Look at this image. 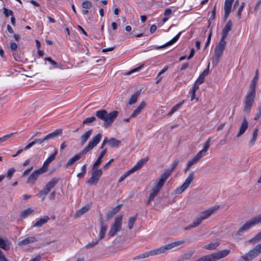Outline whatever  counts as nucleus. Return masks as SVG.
Listing matches in <instances>:
<instances>
[{
  "instance_id": "obj_1",
  "label": "nucleus",
  "mask_w": 261,
  "mask_h": 261,
  "mask_svg": "<svg viewBox=\"0 0 261 261\" xmlns=\"http://www.w3.org/2000/svg\"><path fill=\"white\" fill-rule=\"evenodd\" d=\"M258 79V77H257V76H254L250 86V90L245 96L244 100L245 106L243 110L245 113H249L250 112L254 102L255 97L256 86Z\"/></svg>"
},
{
  "instance_id": "obj_2",
  "label": "nucleus",
  "mask_w": 261,
  "mask_h": 261,
  "mask_svg": "<svg viewBox=\"0 0 261 261\" xmlns=\"http://www.w3.org/2000/svg\"><path fill=\"white\" fill-rule=\"evenodd\" d=\"M117 111H112L109 113L106 110H101L95 112V116L99 119L104 121L103 126L108 128L110 126L118 115Z\"/></svg>"
},
{
  "instance_id": "obj_3",
  "label": "nucleus",
  "mask_w": 261,
  "mask_h": 261,
  "mask_svg": "<svg viewBox=\"0 0 261 261\" xmlns=\"http://www.w3.org/2000/svg\"><path fill=\"white\" fill-rule=\"evenodd\" d=\"M185 243V241L184 240H179L177 241L168 244H166L164 246H162L159 248H156L153 250H151L150 251V254L151 256L153 255H158L166 253L168 251L176 247L179 245H183Z\"/></svg>"
},
{
  "instance_id": "obj_4",
  "label": "nucleus",
  "mask_w": 261,
  "mask_h": 261,
  "mask_svg": "<svg viewBox=\"0 0 261 261\" xmlns=\"http://www.w3.org/2000/svg\"><path fill=\"white\" fill-rule=\"evenodd\" d=\"M225 40V39L221 38L218 44L216 45L215 48L214 57L212 61V63L214 65L216 66L218 64L222 56L226 45V42Z\"/></svg>"
},
{
  "instance_id": "obj_5",
  "label": "nucleus",
  "mask_w": 261,
  "mask_h": 261,
  "mask_svg": "<svg viewBox=\"0 0 261 261\" xmlns=\"http://www.w3.org/2000/svg\"><path fill=\"white\" fill-rule=\"evenodd\" d=\"M261 223V215L253 217L247 221L238 230L236 235L241 236L244 232L249 230L251 227Z\"/></svg>"
},
{
  "instance_id": "obj_6",
  "label": "nucleus",
  "mask_w": 261,
  "mask_h": 261,
  "mask_svg": "<svg viewBox=\"0 0 261 261\" xmlns=\"http://www.w3.org/2000/svg\"><path fill=\"white\" fill-rule=\"evenodd\" d=\"M261 253V243L256 245L252 249L246 253L238 261H251Z\"/></svg>"
},
{
  "instance_id": "obj_7",
  "label": "nucleus",
  "mask_w": 261,
  "mask_h": 261,
  "mask_svg": "<svg viewBox=\"0 0 261 261\" xmlns=\"http://www.w3.org/2000/svg\"><path fill=\"white\" fill-rule=\"evenodd\" d=\"M122 218V215H119L116 217L115 219L114 223L111 226L109 231L108 236L109 238L114 236L116 234L117 232L121 230Z\"/></svg>"
},
{
  "instance_id": "obj_8",
  "label": "nucleus",
  "mask_w": 261,
  "mask_h": 261,
  "mask_svg": "<svg viewBox=\"0 0 261 261\" xmlns=\"http://www.w3.org/2000/svg\"><path fill=\"white\" fill-rule=\"evenodd\" d=\"M230 252V250L224 249L210 255H207L206 256L208 261H216L226 257Z\"/></svg>"
},
{
  "instance_id": "obj_9",
  "label": "nucleus",
  "mask_w": 261,
  "mask_h": 261,
  "mask_svg": "<svg viewBox=\"0 0 261 261\" xmlns=\"http://www.w3.org/2000/svg\"><path fill=\"white\" fill-rule=\"evenodd\" d=\"M194 172H191L188 177L186 178L184 183L179 187L177 188L174 190V193L175 194H180L185 191L189 186L190 184L194 179Z\"/></svg>"
},
{
  "instance_id": "obj_10",
  "label": "nucleus",
  "mask_w": 261,
  "mask_h": 261,
  "mask_svg": "<svg viewBox=\"0 0 261 261\" xmlns=\"http://www.w3.org/2000/svg\"><path fill=\"white\" fill-rule=\"evenodd\" d=\"M101 137L102 135L100 133L93 137L83 150L87 154L88 151L95 147L100 142Z\"/></svg>"
},
{
  "instance_id": "obj_11",
  "label": "nucleus",
  "mask_w": 261,
  "mask_h": 261,
  "mask_svg": "<svg viewBox=\"0 0 261 261\" xmlns=\"http://www.w3.org/2000/svg\"><path fill=\"white\" fill-rule=\"evenodd\" d=\"M59 181V178H53L45 185L44 188L40 191V194L43 196V198L50 192L51 189L56 186Z\"/></svg>"
},
{
  "instance_id": "obj_12",
  "label": "nucleus",
  "mask_w": 261,
  "mask_h": 261,
  "mask_svg": "<svg viewBox=\"0 0 261 261\" xmlns=\"http://www.w3.org/2000/svg\"><path fill=\"white\" fill-rule=\"evenodd\" d=\"M45 172L43 169H38L33 171L28 177L27 183L34 184L40 175Z\"/></svg>"
},
{
  "instance_id": "obj_13",
  "label": "nucleus",
  "mask_w": 261,
  "mask_h": 261,
  "mask_svg": "<svg viewBox=\"0 0 261 261\" xmlns=\"http://www.w3.org/2000/svg\"><path fill=\"white\" fill-rule=\"evenodd\" d=\"M219 207L218 206H215L211 207L208 210L203 211L201 213L199 216L202 220L207 219L212 214H213L216 211L218 210Z\"/></svg>"
},
{
  "instance_id": "obj_14",
  "label": "nucleus",
  "mask_w": 261,
  "mask_h": 261,
  "mask_svg": "<svg viewBox=\"0 0 261 261\" xmlns=\"http://www.w3.org/2000/svg\"><path fill=\"white\" fill-rule=\"evenodd\" d=\"M86 153L83 150H81L77 154L74 155L72 158L70 159L66 164V167H69L72 165L75 162L79 160L83 155H85Z\"/></svg>"
},
{
  "instance_id": "obj_15",
  "label": "nucleus",
  "mask_w": 261,
  "mask_h": 261,
  "mask_svg": "<svg viewBox=\"0 0 261 261\" xmlns=\"http://www.w3.org/2000/svg\"><path fill=\"white\" fill-rule=\"evenodd\" d=\"M162 188L158 187V186L155 185L152 189L151 192L150 193L148 199L146 202V205H149L150 203L153 201L154 197L158 195V194L160 192L161 189Z\"/></svg>"
},
{
  "instance_id": "obj_16",
  "label": "nucleus",
  "mask_w": 261,
  "mask_h": 261,
  "mask_svg": "<svg viewBox=\"0 0 261 261\" xmlns=\"http://www.w3.org/2000/svg\"><path fill=\"white\" fill-rule=\"evenodd\" d=\"M62 134V129H57L53 132L48 134L46 136L44 137L45 142H46L48 140L51 139H54L57 138L58 136L61 135Z\"/></svg>"
},
{
  "instance_id": "obj_17",
  "label": "nucleus",
  "mask_w": 261,
  "mask_h": 261,
  "mask_svg": "<svg viewBox=\"0 0 261 261\" xmlns=\"http://www.w3.org/2000/svg\"><path fill=\"white\" fill-rule=\"evenodd\" d=\"M62 134V129H57L53 132L48 134L46 136L44 137L45 142H46L48 140L51 139H54L57 138L58 136L61 135Z\"/></svg>"
},
{
  "instance_id": "obj_18",
  "label": "nucleus",
  "mask_w": 261,
  "mask_h": 261,
  "mask_svg": "<svg viewBox=\"0 0 261 261\" xmlns=\"http://www.w3.org/2000/svg\"><path fill=\"white\" fill-rule=\"evenodd\" d=\"M232 26V22L231 20H229L222 31L221 38L226 39L228 35V33L231 30Z\"/></svg>"
},
{
  "instance_id": "obj_19",
  "label": "nucleus",
  "mask_w": 261,
  "mask_h": 261,
  "mask_svg": "<svg viewBox=\"0 0 261 261\" xmlns=\"http://www.w3.org/2000/svg\"><path fill=\"white\" fill-rule=\"evenodd\" d=\"M57 154V151L55 150V152L51 154L44 162L43 166L40 168L45 170V172L47 171L48 165L55 160L56 155Z\"/></svg>"
},
{
  "instance_id": "obj_20",
  "label": "nucleus",
  "mask_w": 261,
  "mask_h": 261,
  "mask_svg": "<svg viewBox=\"0 0 261 261\" xmlns=\"http://www.w3.org/2000/svg\"><path fill=\"white\" fill-rule=\"evenodd\" d=\"M171 172L169 171H165L163 173L160 177V180L156 184L158 187L162 188L165 184V181L168 179L171 174Z\"/></svg>"
},
{
  "instance_id": "obj_21",
  "label": "nucleus",
  "mask_w": 261,
  "mask_h": 261,
  "mask_svg": "<svg viewBox=\"0 0 261 261\" xmlns=\"http://www.w3.org/2000/svg\"><path fill=\"white\" fill-rule=\"evenodd\" d=\"M122 205L119 204L112 208L107 214V220H110L116 213H117L121 209Z\"/></svg>"
},
{
  "instance_id": "obj_22",
  "label": "nucleus",
  "mask_w": 261,
  "mask_h": 261,
  "mask_svg": "<svg viewBox=\"0 0 261 261\" xmlns=\"http://www.w3.org/2000/svg\"><path fill=\"white\" fill-rule=\"evenodd\" d=\"M181 33H182V32H180L170 41H169V42H167L166 43H165V44H164L163 45L155 47V49H159L165 48V47H166L168 46H169L170 45H172V44H173L174 43H175V42H176L178 40V39H179V37L180 36Z\"/></svg>"
},
{
  "instance_id": "obj_23",
  "label": "nucleus",
  "mask_w": 261,
  "mask_h": 261,
  "mask_svg": "<svg viewBox=\"0 0 261 261\" xmlns=\"http://www.w3.org/2000/svg\"><path fill=\"white\" fill-rule=\"evenodd\" d=\"M37 241V239L34 237H30L24 239L21 241L19 242L18 245L19 246L27 245L29 244L35 242Z\"/></svg>"
},
{
  "instance_id": "obj_24",
  "label": "nucleus",
  "mask_w": 261,
  "mask_h": 261,
  "mask_svg": "<svg viewBox=\"0 0 261 261\" xmlns=\"http://www.w3.org/2000/svg\"><path fill=\"white\" fill-rule=\"evenodd\" d=\"M146 105V104L145 101H142L139 106H138L132 113L130 115V117L134 118L138 115L141 111L145 107Z\"/></svg>"
},
{
  "instance_id": "obj_25",
  "label": "nucleus",
  "mask_w": 261,
  "mask_h": 261,
  "mask_svg": "<svg viewBox=\"0 0 261 261\" xmlns=\"http://www.w3.org/2000/svg\"><path fill=\"white\" fill-rule=\"evenodd\" d=\"M248 127V123L245 118H244L243 122L240 126V130L239 133H238L237 136V137H239L242 135H243Z\"/></svg>"
},
{
  "instance_id": "obj_26",
  "label": "nucleus",
  "mask_w": 261,
  "mask_h": 261,
  "mask_svg": "<svg viewBox=\"0 0 261 261\" xmlns=\"http://www.w3.org/2000/svg\"><path fill=\"white\" fill-rule=\"evenodd\" d=\"M93 130L89 129V130L85 132L83 135L81 137V145H83L85 144V143L87 141L88 139L90 138L91 135L92 134Z\"/></svg>"
},
{
  "instance_id": "obj_27",
  "label": "nucleus",
  "mask_w": 261,
  "mask_h": 261,
  "mask_svg": "<svg viewBox=\"0 0 261 261\" xmlns=\"http://www.w3.org/2000/svg\"><path fill=\"white\" fill-rule=\"evenodd\" d=\"M91 207L90 204H87L85 205L84 206L82 207L81 209L79 210L75 213L76 217H80L85 213L88 212Z\"/></svg>"
},
{
  "instance_id": "obj_28",
  "label": "nucleus",
  "mask_w": 261,
  "mask_h": 261,
  "mask_svg": "<svg viewBox=\"0 0 261 261\" xmlns=\"http://www.w3.org/2000/svg\"><path fill=\"white\" fill-rule=\"evenodd\" d=\"M141 92V89H140V90L137 91L134 94H133L131 96L130 99L129 100V102H128V104L129 105H133L137 102L138 97L140 95Z\"/></svg>"
},
{
  "instance_id": "obj_29",
  "label": "nucleus",
  "mask_w": 261,
  "mask_h": 261,
  "mask_svg": "<svg viewBox=\"0 0 261 261\" xmlns=\"http://www.w3.org/2000/svg\"><path fill=\"white\" fill-rule=\"evenodd\" d=\"M107 151V148H105L103 149L100 154L99 155L98 158L97 159L96 162L94 163L93 165L94 166V168H98V167L100 165L101 162H102V159L103 157V156L105 155Z\"/></svg>"
},
{
  "instance_id": "obj_30",
  "label": "nucleus",
  "mask_w": 261,
  "mask_h": 261,
  "mask_svg": "<svg viewBox=\"0 0 261 261\" xmlns=\"http://www.w3.org/2000/svg\"><path fill=\"white\" fill-rule=\"evenodd\" d=\"M102 174V171L101 169H97V168H94V166H92L91 175L94 176L95 178H97V179L99 180L100 177L101 176Z\"/></svg>"
},
{
  "instance_id": "obj_31",
  "label": "nucleus",
  "mask_w": 261,
  "mask_h": 261,
  "mask_svg": "<svg viewBox=\"0 0 261 261\" xmlns=\"http://www.w3.org/2000/svg\"><path fill=\"white\" fill-rule=\"evenodd\" d=\"M108 226L105 222H101V225H100V228L99 231V237L98 239L99 240L102 239L106 234V231L107 230Z\"/></svg>"
},
{
  "instance_id": "obj_32",
  "label": "nucleus",
  "mask_w": 261,
  "mask_h": 261,
  "mask_svg": "<svg viewBox=\"0 0 261 261\" xmlns=\"http://www.w3.org/2000/svg\"><path fill=\"white\" fill-rule=\"evenodd\" d=\"M0 248L5 250L10 249V243L7 239L4 240L0 237Z\"/></svg>"
},
{
  "instance_id": "obj_33",
  "label": "nucleus",
  "mask_w": 261,
  "mask_h": 261,
  "mask_svg": "<svg viewBox=\"0 0 261 261\" xmlns=\"http://www.w3.org/2000/svg\"><path fill=\"white\" fill-rule=\"evenodd\" d=\"M49 220L48 216H46L38 220L33 225L34 227H39L46 223Z\"/></svg>"
},
{
  "instance_id": "obj_34",
  "label": "nucleus",
  "mask_w": 261,
  "mask_h": 261,
  "mask_svg": "<svg viewBox=\"0 0 261 261\" xmlns=\"http://www.w3.org/2000/svg\"><path fill=\"white\" fill-rule=\"evenodd\" d=\"M121 144V141L114 138L109 140V144L111 147H118Z\"/></svg>"
},
{
  "instance_id": "obj_35",
  "label": "nucleus",
  "mask_w": 261,
  "mask_h": 261,
  "mask_svg": "<svg viewBox=\"0 0 261 261\" xmlns=\"http://www.w3.org/2000/svg\"><path fill=\"white\" fill-rule=\"evenodd\" d=\"M34 212V210L31 208H28L21 212L20 214V217L22 219H25L32 214Z\"/></svg>"
},
{
  "instance_id": "obj_36",
  "label": "nucleus",
  "mask_w": 261,
  "mask_h": 261,
  "mask_svg": "<svg viewBox=\"0 0 261 261\" xmlns=\"http://www.w3.org/2000/svg\"><path fill=\"white\" fill-rule=\"evenodd\" d=\"M234 0H225L224 3V11H231L232 3Z\"/></svg>"
},
{
  "instance_id": "obj_37",
  "label": "nucleus",
  "mask_w": 261,
  "mask_h": 261,
  "mask_svg": "<svg viewBox=\"0 0 261 261\" xmlns=\"http://www.w3.org/2000/svg\"><path fill=\"white\" fill-rule=\"evenodd\" d=\"M184 102V100L180 102L179 103L175 105L171 109V110L168 114V116L172 115L175 112H176L179 108L181 107V106L183 105Z\"/></svg>"
},
{
  "instance_id": "obj_38",
  "label": "nucleus",
  "mask_w": 261,
  "mask_h": 261,
  "mask_svg": "<svg viewBox=\"0 0 261 261\" xmlns=\"http://www.w3.org/2000/svg\"><path fill=\"white\" fill-rule=\"evenodd\" d=\"M138 214H136L135 216L130 217L128 222V227L129 229L133 228V225L137 220Z\"/></svg>"
},
{
  "instance_id": "obj_39",
  "label": "nucleus",
  "mask_w": 261,
  "mask_h": 261,
  "mask_svg": "<svg viewBox=\"0 0 261 261\" xmlns=\"http://www.w3.org/2000/svg\"><path fill=\"white\" fill-rule=\"evenodd\" d=\"M151 256V254H150V251L148 252H144L143 253L140 254L135 257L133 258L134 260H137V259H141L143 258H145L146 257H148L149 256Z\"/></svg>"
},
{
  "instance_id": "obj_40",
  "label": "nucleus",
  "mask_w": 261,
  "mask_h": 261,
  "mask_svg": "<svg viewBox=\"0 0 261 261\" xmlns=\"http://www.w3.org/2000/svg\"><path fill=\"white\" fill-rule=\"evenodd\" d=\"M219 245V243L215 242V243H211L206 246H205L204 248L208 250H214Z\"/></svg>"
},
{
  "instance_id": "obj_41",
  "label": "nucleus",
  "mask_w": 261,
  "mask_h": 261,
  "mask_svg": "<svg viewBox=\"0 0 261 261\" xmlns=\"http://www.w3.org/2000/svg\"><path fill=\"white\" fill-rule=\"evenodd\" d=\"M98 181L97 178L91 175V177L87 181V183L89 185H96Z\"/></svg>"
},
{
  "instance_id": "obj_42",
  "label": "nucleus",
  "mask_w": 261,
  "mask_h": 261,
  "mask_svg": "<svg viewBox=\"0 0 261 261\" xmlns=\"http://www.w3.org/2000/svg\"><path fill=\"white\" fill-rule=\"evenodd\" d=\"M258 131H259V130L258 128H255L254 129V132L252 135V138L250 142V143L251 144V145H253L254 144V143L256 140V138H257V136L258 135Z\"/></svg>"
},
{
  "instance_id": "obj_43",
  "label": "nucleus",
  "mask_w": 261,
  "mask_h": 261,
  "mask_svg": "<svg viewBox=\"0 0 261 261\" xmlns=\"http://www.w3.org/2000/svg\"><path fill=\"white\" fill-rule=\"evenodd\" d=\"M96 120V117L94 116L88 117L83 120V124H89L90 123L94 122Z\"/></svg>"
},
{
  "instance_id": "obj_44",
  "label": "nucleus",
  "mask_w": 261,
  "mask_h": 261,
  "mask_svg": "<svg viewBox=\"0 0 261 261\" xmlns=\"http://www.w3.org/2000/svg\"><path fill=\"white\" fill-rule=\"evenodd\" d=\"M202 221L203 220L201 217H199L193 222V223L190 225V227H197L201 224Z\"/></svg>"
},
{
  "instance_id": "obj_45",
  "label": "nucleus",
  "mask_w": 261,
  "mask_h": 261,
  "mask_svg": "<svg viewBox=\"0 0 261 261\" xmlns=\"http://www.w3.org/2000/svg\"><path fill=\"white\" fill-rule=\"evenodd\" d=\"M82 6L85 9H90L92 7V4L90 1H85L82 3Z\"/></svg>"
},
{
  "instance_id": "obj_46",
  "label": "nucleus",
  "mask_w": 261,
  "mask_h": 261,
  "mask_svg": "<svg viewBox=\"0 0 261 261\" xmlns=\"http://www.w3.org/2000/svg\"><path fill=\"white\" fill-rule=\"evenodd\" d=\"M216 5L214 6L213 10H212L211 12V16L208 20V25H210L211 24V21H212L215 18L216 16Z\"/></svg>"
},
{
  "instance_id": "obj_47",
  "label": "nucleus",
  "mask_w": 261,
  "mask_h": 261,
  "mask_svg": "<svg viewBox=\"0 0 261 261\" xmlns=\"http://www.w3.org/2000/svg\"><path fill=\"white\" fill-rule=\"evenodd\" d=\"M147 161L148 159H142L140 160L135 166L137 167L138 169H139Z\"/></svg>"
},
{
  "instance_id": "obj_48",
  "label": "nucleus",
  "mask_w": 261,
  "mask_h": 261,
  "mask_svg": "<svg viewBox=\"0 0 261 261\" xmlns=\"http://www.w3.org/2000/svg\"><path fill=\"white\" fill-rule=\"evenodd\" d=\"M100 240L99 239H96L95 241H93L92 242L86 245V248L87 249H90L94 247L96 244L98 243V242Z\"/></svg>"
},
{
  "instance_id": "obj_49",
  "label": "nucleus",
  "mask_w": 261,
  "mask_h": 261,
  "mask_svg": "<svg viewBox=\"0 0 261 261\" xmlns=\"http://www.w3.org/2000/svg\"><path fill=\"white\" fill-rule=\"evenodd\" d=\"M206 151L201 150L199 151L196 155L195 156L199 161L203 156L206 154Z\"/></svg>"
},
{
  "instance_id": "obj_50",
  "label": "nucleus",
  "mask_w": 261,
  "mask_h": 261,
  "mask_svg": "<svg viewBox=\"0 0 261 261\" xmlns=\"http://www.w3.org/2000/svg\"><path fill=\"white\" fill-rule=\"evenodd\" d=\"M206 151L201 150L199 151L196 155L195 156L199 161L203 156L206 154Z\"/></svg>"
},
{
  "instance_id": "obj_51",
  "label": "nucleus",
  "mask_w": 261,
  "mask_h": 261,
  "mask_svg": "<svg viewBox=\"0 0 261 261\" xmlns=\"http://www.w3.org/2000/svg\"><path fill=\"white\" fill-rule=\"evenodd\" d=\"M261 240V231L259 233H258L257 234H256L254 237L252 238L249 241V242L252 243L253 241H259Z\"/></svg>"
},
{
  "instance_id": "obj_52",
  "label": "nucleus",
  "mask_w": 261,
  "mask_h": 261,
  "mask_svg": "<svg viewBox=\"0 0 261 261\" xmlns=\"http://www.w3.org/2000/svg\"><path fill=\"white\" fill-rule=\"evenodd\" d=\"M45 60L49 62L51 65H53L54 68H57L58 67V64L57 63L53 60L50 57H47L45 59Z\"/></svg>"
},
{
  "instance_id": "obj_53",
  "label": "nucleus",
  "mask_w": 261,
  "mask_h": 261,
  "mask_svg": "<svg viewBox=\"0 0 261 261\" xmlns=\"http://www.w3.org/2000/svg\"><path fill=\"white\" fill-rule=\"evenodd\" d=\"M4 14L6 17H8L9 16H13V12L11 10L7 9V8H4Z\"/></svg>"
},
{
  "instance_id": "obj_54",
  "label": "nucleus",
  "mask_w": 261,
  "mask_h": 261,
  "mask_svg": "<svg viewBox=\"0 0 261 261\" xmlns=\"http://www.w3.org/2000/svg\"><path fill=\"white\" fill-rule=\"evenodd\" d=\"M179 163V160L178 159H176L174 161L173 163L171 165V168L170 170H168L171 173L175 169L177 165Z\"/></svg>"
},
{
  "instance_id": "obj_55",
  "label": "nucleus",
  "mask_w": 261,
  "mask_h": 261,
  "mask_svg": "<svg viewBox=\"0 0 261 261\" xmlns=\"http://www.w3.org/2000/svg\"><path fill=\"white\" fill-rule=\"evenodd\" d=\"M198 161V160L195 156H194L192 159L190 160L188 162V167H191L192 165L196 164Z\"/></svg>"
},
{
  "instance_id": "obj_56",
  "label": "nucleus",
  "mask_w": 261,
  "mask_h": 261,
  "mask_svg": "<svg viewBox=\"0 0 261 261\" xmlns=\"http://www.w3.org/2000/svg\"><path fill=\"white\" fill-rule=\"evenodd\" d=\"M244 5H245L244 3H242L241 4V5L240 6V7L239 8V10H238V11L237 13V16L239 19L241 18L242 12L244 8Z\"/></svg>"
},
{
  "instance_id": "obj_57",
  "label": "nucleus",
  "mask_w": 261,
  "mask_h": 261,
  "mask_svg": "<svg viewBox=\"0 0 261 261\" xmlns=\"http://www.w3.org/2000/svg\"><path fill=\"white\" fill-rule=\"evenodd\" d=\"M15 171V170L14 168L9 169L7 171V177L9 178H10L12 176Z\"/></svg>"
},
{
  "instance_id": "obj_58",
  "label": "nucleus",
  "mask_w": 261,
  "mask_h": 261,
  "mask_svg": "<svg viewBox=\"0 0 261 261\" xmlns=\"http://www.w3.org/2000/svg\"><path fill=\"white\" fill-rule=\"evenodd\" d=\"M34 141L35 143V144H41L42 143L45 142L44 137L42 138H40H40H36L34 140Z\"/></svg>"
},
{
  "instance_id": "obj_59",
  "label": "nucleus",
  "mask_w": 261,
  "mask_h": 261,
  "mask_svg": "<svg viewBox=\"0 0 261 261\" xmlns=\"http://www.w3.org/2000/svg\"><path fill=\"white\" fill-rule=\"evenodd\" d=\"M209 67L210 64H208L207 67L200 74V75L204 78L209 73Z\"/></svg>"
},
{
  "instance_id": "obj_60",
  "label": "nucleus",
  "mask_w": 261,
  "mask_h": 261,
  "mask_svg": "<svg viewBox=\"0 0 261 261\" xmlns=\"http://www.w3.org/2000/svg\"><path fill=\"white\" fill-rule=\"evenodd\" d=\"M129 176V174L126 172L124 174H123L119 179L118 182L120 183L123 181L127 176Z\"/></svg>"
},
{
  "instance_id": "obj_61",
  "label": "nucleus",
  "mask_w": 261,
  "mask_h": 261,
  "mask_svg": "<svg viewBox=\"0 0 261 261\" xmlns=\"http://www.w3.org/2000/svg\"><path fill=\"white\" fill-rule=\"evenodd\" d=\"M18 46L16 43L12 42L10 44V49L12 51L16 50Z\"/></svg>"
},
{
  "instance_id": "obj_62",
  "label": "nucleus",
  "mask_w": 261,
  "mask_h": 261,
  "mask_svg": "<svg viewBox=\"0 0 261 261\" xmlns=\"http://www.w3.org/2000/svg\"><path fill=\"white\" fill-rule=\"evenodd\" d=\"M199 84H201L204 82V77L202 76L200 74L199 75L198 78L196 81Z\"/></svg>"
},
{
  "instance_id": "obj_63",
  "label": "nucleus",
  "mask_w": 261,
  "mask_h": 261,
  "mask_svg": "<svg viewBox=\"0 0 261 261\" xmlns=\"http://www.w3.org/2000/svg\"><path fill=\"white\" fill-rule=\"evenodd\" d=\"M194 53H195L194 48H191V50H190V55L187 57V59L188 60H190L191 58H192L193 57L194 55Z\"/></svg>"
},
{
  "instance_id": "obj_64",
  "label": "nucleus",
  "mask_w": 261,
  "mask_h": 261,
  "mask_svg": "<svg viewBox=\"0 0 261 261\" xmlns=\"http://www.w3.org/2000/svg\"><path fill=\"white\" fill-rule=\"evenodd\" d=\"M172 13V10L170 8H167L165 9L164 12V15L165 16H169Z\"/></svg>"
}]
</instances>
